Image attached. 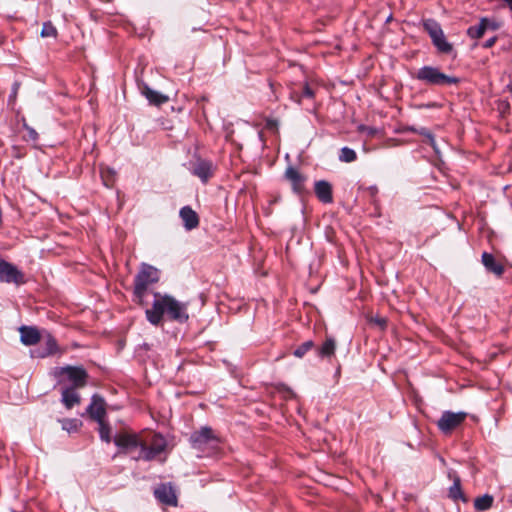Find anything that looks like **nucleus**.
Returning a JSON list of instances; mask_svg holds the SVG:
<instances>
[{"label": "nucleus", "instance_id": "4468645a", "mask_svg": "<svg viewBox=\"0 0 512 512\" xmlns=\"http://www.w3.org/2000/svg\"><path fill=\"white\" fill-rule=\"evenodd\" d=\"M192 174L203 183H207L213 177V164L209 160L198 159L192 166Z\"/></svg>", "mask_w": 512, "mask_h": 512}, {"label": "nucleus", "instance_id": "39448f33", "mask_svg": "<svg viewBox=\"0 0 512 512\" xmlns=\"http://www.w3.org/2000/svg\"><path fill=\"white\" fill-rule=\"evenodd\" d=\"M55 376L59 378V384L69 382L76 389L84 388L89 379L87 371L82 366L67 365L60 367L55 372Z\"/></svg>", "mask_w": 512, "mask_h": 512}, {"label": "nucleus", "instance_id": "f8f14e48", "mask_svg": "<svg viewBox=\"0 0 512 512\" xmlns=\"http://www.w3.org/2000/svg\"><path fill=\"white\" fill-rule=\"evenodd\" d=\"M143 437L135 433H119L114 438L116 446L130 452L135 448L142 449Z\"/></svg>", "mask_w": 512, "mask_h": 512}, {"label": "nucleus", "instance_id": "f257e3e1", "mask_svg": "<svg viewBox=\"0 0 512 512\" xmlns=\"http://www.w3.org/2000/svg\"><path fill=\"white\" fill-rule=\"evenodd\" d=\"M188 306V302H180L169 294L155 292L152 307L145 311L146 319L154 326L161 325L164 316L170 321L183 324L189 320Z\"/></svg>", "mask_w": 512, "mask_h": 512}, {"label": "nucleus", "instance_id": "9b49d317", "mask_svg": "<svg viewBox=\"0 0 512 512\" xmlns=\"http://www.w3.org/2000/svg\"><path fill=\"white\" fill-rule=\"evenodd\" d=\"M284 178L290 183L294 193L301 195L305 192V183L307 181V177L297 168L288 166L285 170Z\"/></svg>", "mask_w": 512, "mask_h": 512}, {"label": "nucleus", "instance_id": "0eeeda50", "mask_svg": "<svg viewBox=\"0 0 512 512\" xmlns=\"http://www.w3.org/2000/svg\"><path fill=\"white\" fill-rule=\"evenodd\" d=\"M41 342L42 344L38 348L31 351L33 357L46 358L64 353V350L59 347L55 337L46 330H43Z\"/></svg>", "mask_w": 512, "mask_h": 512}, {"label": "nucleus", "instance_id": "aec40b11", "mask_svg": "<svg viewBox=\"0 0 512 512\" xmlns=\"http://www.w3.org/2000/svg\"><path fill=\"white\" fill-rule=\"evenodd\" d=\"M76 388L64 387L62 389V403L67 409L73 408L80 403V395L76 392Z\"/></svg>", "mask_w": 512, "mask_h": 512}, {"label": "nucleus", "instance_id": "7c9ffc66", "mask_svg": "<svg viewBox=\"0 0 512 512\" xmlns=\"http://www.w3.org/2000/svg\"><path fill=\"white\" fill-rule=\"evenodd\" d=\"M57 29L56 27L50 22H45L43 23V26H42V30H41V36L46 38V37H57Z\"/></svg>", "mask_w": 512, "mask_h": 512}, {"label": "nucleus", "instance_id": "ea45409f", "mask_svg": "<svg viewBox=\"0 0 512 512\" xmlns=\"http://www.w3.org/2000/svg\"><path fill=\"white\" fill-rule=\"evenodd\" d=\"M504 1L507 2L510 5L511 9H512V0H504Z\"/></svg>", "mask_w": 512, "mask_h": 512}, {"label": "nucleus", "instance_id": "2f4dec72", "mask_svg": "<svg viewBox=\"0 0 512 512\" xmlns=\"http://www.w3.org/2000/svg\"><path fill=\"white\" fill-rule=\"evenodd\" d=\"M314 91L313 89L309 86L308 83H305V85L303 86V90H302V94L301 96H299L297 93H293L292 95V98L300 103L301 102V97H306V98H313L314 97Z\"/></svg>", "mask_w": 512, "mask_h": 512}, {"label": "nucleus", "instance_id": "e433bc0d", "mask_svg": "<svg viewBox=\"0 0 512 512\" xmlns=\"http://www.w3.org/2000/svg\"><path fill=\"white\" fill-rule=\"evenodd\" d=\"M369 191H370L371 195L373 196L378 192V189L376 186H372L369 188Z\"/></svg>", "mask_w": 512, "mask_h": 512}, {"label": "nucleus", "instance_id": "4be33fe9", "mask_svg": "<svg viewBox=\"0 0 512 512\" xmlns=\"http://www.w3.org/2000/svg\"><path fill=\"white\" fill-rule=\"evenodd\" d=\"M423 28L429 34L432 41L444 33L440 24L434 19L424 20Z\"/></svg>", "mask_w": 512, "mask_h": 512}, {"label": "nucleus", "instance_id": "f03ea898", "mask_svg": "<svg viewBox=\"0 0 512 512\" xmlns=\"http://www.w3.org/2000/svg\"><path fill=\"white\" fill-rule=\"evenodd\" d=\"M160 279V272L155 267L143 263L134 278L133 302L137 305L146 306L145 296L150 285L157 283Z\"/></svg>", "mask_w": 512, "mask_h": 512}, {"label": "nucleus", "instance_id": "7ed1b4c3", "mask_svg": "<svg viewBox=\"0 0 512 512\" xmlns=\"http://www.w3.org/2000/svg\"><path fill=\"white\" fill-rule=\"evenodd\" d=\"M414 78L429 86L443 87L458 85L460 83V79L458 77L447 75L438 67L429 65L419 68Z\"/></svg>", "mask_w": 512, "mask_h": 512}, {"label": "nucleus", "instance_id": "1a4fd4ad", "mask_svg": "<svg viewBox=\"0 0 512 512\" xmlns=\"http://www.w3.org/2000/svg\"><path fill=\"white\" fill-rule=\"evenodd\" d=\"M466 418V412L444 411L437 421V427L444 434H450L453 430L461 426Z\"/></svg>", "mask_w": 512, "mask_h": 512}, {"label": "nucleus", "instance_id": "b1692460", "mask_svg": "<svg viewBox=\"0 0 512 512\" xmlns=\"http://www.w3.org/2000/svg\"><path fill=\"white\" fill-rule=\"evenodd\" d=\"M336 350V342L333 338L328 337L322 344L320 348H318L317 353L318 356L322 358H331L335 354Z\"/></svg>", "mask_w": 512, "mask_h": 512}, {"label": "nucleus", "instance_id": "473e14b6", "mask_svg": "<svg viewBox=\"0 0 512 512\" xmlns=\"http://www.w3.org/2000/svg\"><path fill=\"white\" fill-rule=\"evenodd\" d=\"M63 430L68 432L77 430L78 428V420L77 419H64L61 421Z\"/></svg>", "mask_w": 512, "mask_h": 512}, {"label": "nucleus", "instance_id": "423d86ee", "mask_svg": "<svg viewBox=\"0 0 512 512\" xmlns=\"http://www.w3.org/2000/svg\"><path fill=\"white\" fill-rule=\"evenodd\" d=\"M190 443L192 448L204 451L206 447L215 448L220 438L210 427L205 426L191 434Z\"/></svg>", "mask_w": 512, "mask_h": 512}, {"label": "nucleus", "instance_id": "bb28decb", "mask_svg": "<svg viewBox=\"0 0 512 512\" xmlns=\"http://www.w3.org/2000/svg\"><path fill=\"white\" fill-rule=\"evenodd\" d=\"M410 130L414 133H418L419 135L427 138L428 144L434 149L435 152L438 151L434 135L432 134V132L429 129L422 127L420 129L411 128Z\"/></svg>", "mask_w": 512, "mask_h": 512}, {"label": "nucleus", "instance_id": "58836bf2", "mask_svg": "<svg viewBox=\"0 0 512 512\" xmlns=\"http://www.w3.org/2000/svg\"><path fill=\"white\" fill-rule=\"evenodd\" d=\"M102 177H103V179H104V183H105V185H106V186H109V185H110V184L108 183V181H109V180H106V179H105L104 173H102Z\"/></svg>", "mask_w": 512, "mask_h": 512}, {"label": "nucleus", "instance_id": "c85d7f7f", "mask_svg": "<svg viewBox=\"0 0 512 512\" xmlns=\"http://www.w3.org/2000/svg\"><path fill=\"white\" fill-rule=\"evenodd\" d=\"M312 348H314V342L312 340H308L301 345H299L293 352L294 356L297 358H302L307 352H309Z\"/></svg>", "mask_w": 512, "mask_h": 512}, {"label": "nucleus", "instance_id": "ddd939ff", "mask_svg": "<svg viewBox=\"0 0 512 512\" xmlns=\"http://www.w3.org/2000/svg\"><path fill=\"white\" fill-rule=\"evenodd\" d=\"M20 341L25 346H34L41 342L43 331L41 332L36 326L23 325L19 328Z\"/></svg>", "mask_w": 512, "mask_h": 512}, {"label": "nucleus", "instance_id": "dca6fc26", "mask_svg": "<svg viewBox=\"0 0 512 512\" xmlns=\"http://www.w3.org/2000/svg\"><path fill=\"white\" fill-rule=\"evenodd\" d=\"M481 263L488 273H492L498 278L502 277L505 272L504 265L491 253L483 252L481 255Z\"/></svg>", "mask_w": 512, "mask_h": 512}, {"label": "nucleus", "instance_id": "a211bd4d", "mask_svg": "<svg viewBox=\"0 0 512 512\" xmlns=\"http://www.w3.org/2000/svg\"><path fill=\"white\" fill-rule=\"evenodd\" d=\"M179 217L187 231L196 229L200 224L199 215L190 206L182 207L179 211Z\"/></svg>", "mask_w": 512, "mask_h": 512}, {"label": "nucleus", "instance_id": "2eb2a0df", "mask_svg": "<svg viewBox=\"0 0 512 512\" xmlns=\"http://www.w3.org/2000/svg\"><path fill=\"white\" fill-rule=\"evenodd\" d=\"M87 413L97 422L104 421L106 416V403L104 399L99 395H93L91 403L87 407Z\"/></svg>", "mask_w": 512, "mask_h": 512}, {"label": "nucleus", "instance_id": "6ab92c4d", "mask_svg": "<svg viewBox=\"0 0 512 512\" xmlns=\"http://www.w3.org/2000/svg\"><path fill=\"white\" fill-rule=\"evenodd\" d=\"M449 477H453V485L449 488V498L453 501H463L464 503L468 502V498L462 491L461 488V479L456 473H449Z\"/></svg>", "mask_w": 512, "mask_h": 512}, {"label": "nucleus", "instance_id": "6e6552de", "mask_svg": "<svg viewBox=\"0 0 512 512\" xmlns=\"http://www.w3.org/2000/svg\"><path fill=\"white\" fill-rule=\"evenodd\" d=\"M0 282L20 286L26 283L25 274L14 264L0 259Z\"/></svg>", "mask_w": 512, "mask_h": 512}, {"label": "nucleus", "instance_id": "20e7f679", "mask_svg": "<svg viewBox=\"0 0 512 512\" xmlns=\"http://www.w3.org/2000/svg\"><path fill=\"white\" fill-rule=\"evenodd\" d=\"M168 443L163 435L160 433H149L142 441V449L139 455L135 457L136 460L142 459L145 461H153L166 452Z\"/></svg>", "mask_w": 512, "mask_h": 512}, {"label": "nucleus", "instance_id": "72a5a7b5", "mask_svg": "<svg viewBox=\"0 0 512 512\" xmlns=\"http://www.w3.org/2000/svg\"><path fill=\"white\" fill-rule=\"evenodd\" d=\"M20 85H21V83L19 81H15L12 84L11 94L9 96V103L10 104H13L15 102V100L17 98V94H18L19 88H20Z\"/></svg>", "mask_w": 512, "mask_h": 512}, {"label": "nucleus", "instance_id": "5701e85b", "mask_svg": "<svg viewBox=\"0 0 512 512\" xmlns=\"http://www.w3.org/2000/svg\"><path fill=\"white\" fill-rule=\"evenodd\" d=\"M489 25V20L487 18H482L478 25L471 26L468 28L467 34L472 39H480L484 35Z\"/></svg>", "mask_w": 512, "mask_h": 512}, {"label": "nucleus", "instance_id": "9d476101", "mask_svg": "<svg viewBox=\"0 0 512 512\" xmlns=\"http://www.w3.org/2000/svg\"><path fill=\"white\" fill-rule=\"evenodd\" d=\"M155 498L167 506H177L178 497L175 488L171 483H162L158 485L154 490Z\"/></svg>", "mask_w": 512, "mask_h": 512}, {"label": "nucleus", "instance_id": "412c9836", "mask_svg": "<svg viewBox=\"0 0 512 512\" xmlns=\"http://www.w3.org/2000/svg\"><path fill=\"white\" fill-rule=\"evenodd\" d=\"M142 94L147 98L149 103L152 105L160 106L169 101L168 96L157 91H154L148 86L143 87Z\"/></svg>", "mask_w": 512, "mask_h": 512}, {"label": "nucleus", "instance_id": "f704fd0d", "mask_svg": "<svg viewBox=\"0 0 512 512\" xmlns=\"http://www.w3.org/2000/svg\"><path fill=\"white\" fill-rule=\"evenodd\" d=\"M373 322L377 324L381 329H385L387 327V320L383 317H376L373 319Z\"/></svg>", "mask_w": 512, "mask_h": 512}, {"label": "nucleus", "instance_id": "c9c22d12", "mask_svg": "<svg viewBox=\"0 0 512 512\" xmlns=\"http://www.w3.org/2000/svg\"><path fill=\"white\" fill-rule=\"evenodd\" d=\"M495 42H496V37H492L484 42L483 47L491 48L495 44Z\"/></svg>", "mask_w": 512, "mask_h": 512}, {"label": "nucleus", "instance_id": "393cba45", "mask_svg": "<svg viewBox=\"0 0 512 512\" xmlns=\"http://www.w3.org/2000/svg\"><path fill=\"white\" fill-rule=\"evenodd\" d=\"M494 498L492 495L485 494L483 496L477 497L474 500V508L477 511H486L490 509L493 505Z\"/></svg>", "mask_w": 512, "mask_h": 512}, {"label": "nucleus", "instance_id": "a878e982", "mask_svg": "<svg viewBox=\"0 0 512 512\" xmlns=\"http://www.w3.org/2000/svg\"><path fill=\"white\" fill-rule=\"evenodd\" d=\"M433 45L437 48L438 52L442 54H449L453 50V46L446 40L444 33L442 36L437 37L432 41Z\"/></svg>", "mask_w": 512, "mask_h": 512}, {"label": "nucleus", "instance_id": "4c0bfd02", "mask_svg": "<svg viewBox=\"0 0 512 512\" xmlns=\"http://www.w3.org/2000/svg\"><path fill=\"white\" fill-rule=\"evenodd\" d=\"M30 136L35 139L36 136H37V133L34 130H31L30 131Z\"/></svg>", "mask_w": 512, "mask_h": 512}, {"label": "nucleus", "instance_id": "c756f323", "mask_svg": "<svg viewBox=\"0 0 512 512\" xmlns=\"http://www.w3.org/2000/svg\"><path fill=\"white\" fill-rule=\"evenodd\" d=\"M99 424V435H100V438L109 443L111 441V436H110V432H111V429H110V426L108 423L104 421H101V422H98Z\"/></svg>", "mask_w": 512, "mask_h": 512}, {"label": "nucleus", "instance_id": "f3484780", "mask_svg": "<svg viewBox=\"0 0 512 512\" xmlns=\"http://www.w3.org/2000/svg\"><path fill=\"white\" fill-rule=\"evenodd\" d=\"M314 192L317 199L324 203L330 204L333 202V189L332 185L326 180H318L314 183Z\"/></svg>", "mask_w": 512, "mask_h": 512}, {"label": "nucleus", "instance_id": "cd10ccee", "mask_svg": "<svg viewBox=\"0 0 512 512\" xmlns=\"http://www.w3.org/2000/svg\"><path fill=\"white\" fill-rule=\"evenodd\" d=\"M339 160L345 163L354 162L357 160V153L349 147H343L339 153Z\"/></svg>", "mask_w": 512, "mask_h": 512}]
</instances>
